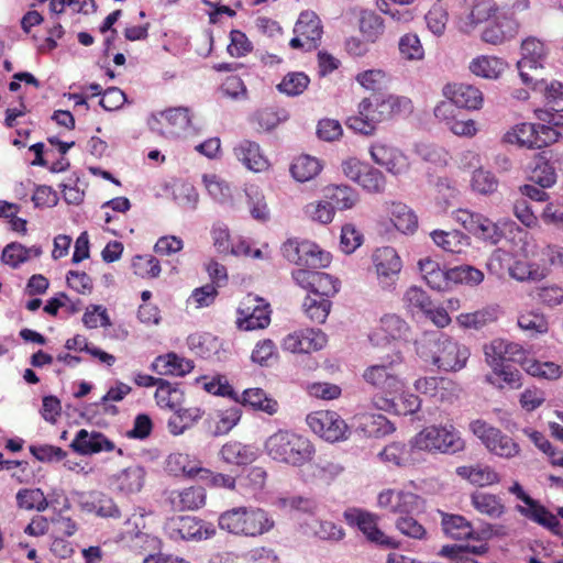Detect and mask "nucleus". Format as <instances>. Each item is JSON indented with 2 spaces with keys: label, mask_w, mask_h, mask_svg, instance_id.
Here are the masks:
<instances>
[{
  "label": "nucleus",
  "mask_w": 563,
  "mask_h": 563,
  "mask_svg": "<svg viewBox=\"0 0 563 563\" xmlns=\"http://www.w3.org/2000/svg\"><path fill=\"white\" fill-rule=\"evenodd\" d=\"M306 421L313 433L328 442L346 439L349 427L335 411H314L307 416Z\"/></svg>",
  "instance_id": "obj_16"
},
{
  "label": "nucleus",
  "mask_w": 563,
  "mask_h": 563,
  "mask_svg": "<svg viewBox=\"0 0 563 563\" xmlns=\"http://www.w3.org/2000/svg\"><path fill=\"white\" fill-rule=\"evenodd\" d=\"M411 110L412 103L407 97L374 95L358 103L357 113L347 118L346 124L357 133L373 135L379 123L410 113Z\"/></svg>",
  "instance_id": "obj_1"
},
{
  "label": "nucleus",
  "mask_w": 563,
  "mask_h": 563,
  "mask_svg": "<svg viewBox=\"0 0 563 563\" xmlns=\"http://www.w3.org/2000/svg\"><path fill=\"white\" fill-rule=\"evenodd\" d=\"M416 345L422 361L445 372L461 371L471 355L467 346L439 332L424 333Z\"/></svg>",
  "instance_id": "obj_2"
},
{
  "label": "nucleus",
  "mask_w": 563,
  "mask_h": 563,
  "mask_svg": "<svg viewBox=\"0 0 563 563\" xmlns=\"http://www.w3.org/2000/svg\"><path fill=\"white\" fill-rule=\"evenodd\" d=\"M282 252L289 262L311 269L324 268L331 263V254L308 240L289 239L283 244Z\"/></svg>",
  "instance_id": "obj_10"
},
{
  "label": "nucleus",
  "mask_w": 563,
  "mask_h": 563,
  "mask_svg": "<svg viewBox=\"0 0 563 563\" xmlns=\"http://www.w3.org/2000/svg\"><path fill=\"white\" fill-rule=\"evenodd\" d=\"M166 471L175 476L185 475L195 477L199 474H208V470L200 465V462L186 453H170L165 461Z\"/></svg>",
  "instance_id": "obj_30"
},
{
  "label": "nucleus",
  "mask_w": 563,
  "mask_h": 563,
  "mask_svg": "<svg viewBox=\"0 0 563 563\" xmlns=\"http://www.w3.org/2000/svg\"><path fill=\"white\" fill-rule=\"evenodd\" d=\"M443 96L454 102L455 107L477 110L483 106L482 91L467 84H448L442 89Z\"/></svg>",
  "instance_id": "obj_28"
},
{
  "label": "nucleus",
  "mask_w": 563,
  "mask_h": 563,
  "mask_svg": "<svg viewBox=\"0 0 563 563\" xmlns=\"http://www.w3.org/2000/svg\"><path fill=\"white\" fill-rule=\"evenodd\" d=\"M236 325L243 331L265 329L271 323L269 306L260 297L249 295L238 310Z\"/></svg>",
  "instance_id": "obj_17"
},
{
  "label": "nucleus",
  "mask_w": 563,
  "mask_h": 563,
  "mask_svg": "<svg viewBox=\"0 0 563 563\" xmlns=\"http://www.w3.org/2000/svg\"><path fill=\"white\" fill-rule=\"evenodd\" d=\"M416 451L417 449H413L410 443L407 445L401 442H391L378 453V457L388 465L408 466L416 462Z\"/></svg>",
  "instance_id": "obj_36"
},
{
  "label": "nucleus",
  "mask_w": 563,
  "mask_h": 563,
  "mask_svg": "<svg viewBox=\"0 0 563 563\" xmlns=\"http://www.w3.org/2000/svg\"><path fill=\"white\" fill-rule=\"evenodd\" d=\"M152 371L158 375L185 376L194 368L191 361L178 356L175 353L157 356L152 365Z\"/></svg>",
  "instance_id": "obj_33"
},
{
  "label": "nucleus",
  "mask_w": 563,
  "mask_h": 563,
  "mask_svg": "<svg viewBox=\"0 0 563 563\" xmlns=\"http://www.w3.org/2000/svg\"><path fill=\"white\" fill-rule=\"evenodd\" d=\"M77 504L81 511L99 518L118 519L121 517V510L114 499L99 490L79 493Z\"/></svg>",
  "instance_id": "obj_24"
},
{
  "label": "nucleus",
  "mask_w": 563,
  "mask_h": 563,
  "mask_svg": "<svg viewBox=\"0 0 563 563\" xmlns=\"http://www.w3.org/2000/svg\"><path fill=\"white\" fill-rule=\"evenodd\" d=\"M265 454L274 462L302 468L313 460L316 448L305 435L288 429H278L264 442Z\"/></svg>",
  "instance_id": "obj_3"
},
{
  "label": "nucleus",
  "mask_w": 563,
  "mask_h": 563,
  "mask_svg": "<svg viewBox=\"0 0 563 563\" xmlns=\"http://www.w3.org/2000/svg\"><path fill=\"white\" fill-rule=\"evenodd\" d=\"M241 419V410L234 406L214 412L209 422L213 424L212 432L214 435H221L232 430Z\"/></svg>",
  "instance_id": "obj_56"
},
{
  "label": "nucleus",
  "mask_w": 563,
  "mask_h": 563,
  "mask_svg": "<svg viewBox=\"0 0 563 563\" xmlns=\"http://www.w3.org/2000/svg\"><path fill=\"white\" fill-rule=\"evenodd\" d=\"M521 58L517 63L519 76L525 85H532L537 82V73L543 68L547 57L548 47L545 44L537 37L530 36L521 43Z\"/></svg>",
  "instance_id": "obj_14"
},
{
  "label": "nucleus",
  "mask_w": 563,
  "mask_h": 563,
  "mask_svg": "<svg viewBox=\"0 0 563 563\" xmlns=\"http://www.w3.org/2000/svg\"><path fill=\"white\" fill-rule=\"evenodd\" d=\"M434 244L445 252L461 254L471 244L470 238L461 231L434 230L430 233Z\"/></svg>",
  "instance_id": "obj_41"
},
{
  "label": "nucleus",
  "mask_w": 563,
  "mask_h": 563,
  "mask_svg": "<svg viewBox=\"0 0 563 563\" xmlns=\"http://www.w3.org/2000/svg\"><path fill=\"white\" fill-rule=\"evenodd\" d=\"M42 254L40 246L25 247L24 245L13 242L8 244L2 251V262L12 268L19 267L32 257H38Z\"/></svg>",
  "instance_id": "obj_51"
},
{
  "label": "nucleus",
  "mask_w": 563,
  "mask_h": 563,
  "mask_svg": "<svg viewBox=\"0 0 563 563\" xmlns=\"http://www.w3.org/2000/svg\"><path fill=\"white\" fill-rule=\"evenodd\" d=\"M419 269L426 283L435 290H445L450 287L452 279L450 269L440 267L439 263L427 257L418 262Z\"/></svg>",
  "instance_id": "obj_39"
},
{
  "label": "nucleus",
  "mask_w": 563,
  "mask_h": 563,
  "mask_svg": "<svg viewBox=\"0 0 563 563\" xmlns=\"http://www.w3.org/2000/svg\"><path fill=\"white\" fill-rule=\"evenodd\" d=\"M302 307L310 320L322 323L329 316L331 303L327 298L307 296Z\"/></svg>",
  "instance_id": "obj_63"
},
{
  "label": "nucleus",
  "mask_w": 563,
  "mask_h": 563,
  "mask_svg": "<svg viewBox=\"0 0 563 563\" xmlns=\"http://www.w3.org/2000/svg\"><path fill=\"white\" fill-rule=\"evenodd\" d=\"M369 153L377 165L394 176L405 175L410 168L408 156L390 144L375 143L371 146Z\"/></svg>",
  "instance_id": "obj_23"
},
{
  "label": "nucleus",
  "mask_w": 563,
  "mask_h": 563,
  "mask_svg": "<svg viewBox=\"0 0 563 563\" xmlns=\"http://www.w3.org/2000/svg\"><path fill=\"white\" fill-rule=\"evenodd\" d=\"M468 12L459 16L456 29L464 35H472L483 23H488L499 11L495 0H465Z\"/></svg>",
  "instance_id": "obj_18"
},
{
  "label": "nucleus",
  "mask_w": 563,
  "mask_h": 563,
  "mask_svg": "<svg viewBox=\"0 0 563 563\" xmlns=\"http://www.w3.org/2000/svg\"><path fill=\"white\" fill-rule=\"evenodd\" d=\"M521 367L527 374L547 380H556L563 373L561 365L551 361L541 362L530 358L527 356V353H525Z\"/></svg>",
  "instance_id": "obj_49"
},
{
  "label": "nucleus",
  "mask_w": 563,
  "mask_h": 563,
  "mask_svg": "<svg viewBox=\"0 0 563 563\" xmlns=\"http://www.w3.org/2000/svg\"><path fill=\"white\" fill-rule=\"evenodd\" d=\"M218 526L236 537L256 538L269 532L275 521L260 507L240 506L223 511L218 518Z\"/></svg>",
  "instance_id": "obj_4"
},
{
  "label": "nucleus",
  "mask_w": 563,
  "mask_h": 563,
  "mask_svg": "<svg viewBox=\"0 0 563 563\" xmlns=\"http://www.w3.org/2000/svg\"><path fill=\"white\" fill-rule=\"evenodd\" d=\"M456 474L478 487L492 486L500 482V476L495 468L484 464L460 466L456 468Z\"/></svg>",
  "instance_id": "obj_38"
},
{
  "label": "nucleus",
  "mask_w": 563,
  "mask_h": 563,
  "mask_svg": "<svg viewBox=\"0 0 563 563\" xmlns=\"http://www.w3.org/2000/svg\"><path fill=\"white\" fill-rule=\"evenodd\" d=\"M132 268L136 276L144 279L157 278L162 271L159 261L150 254L134 256Z\"/></svg>",
  "instance_id": "obj_61"
},
{
  "label": "nucleus",
  "mask_w": 563,
  "mask_h": 563,
  "mask_svg": "<svg viewBox=\"0 0 563 563\" xmlns=\"http://www.w3.org/2000/svg\"><path fill=\"white\" fill-rule=\"evenodd\" d=\"M441 526L443 532L454 540L473 539L474 530L472 523L460 515L441 514Z\"/></svg>",
  "instance_id": "obj_48"
},
{
  "label": "nucleus",
  "mask_w": 563,
  "mask_h": 563,
  "mask_svg": "<svg viewBox=\"0 0 563 563\" xmlns=\"http://www.w3.org/2000/svg\"><path fill=\"white\" fill-rule=\"evenodd\" d=\"M472 191L482 196L495 194L499 186V180L490 170L477 167L470 180Z\"/></svg>",
  "instance_id": "obj_54"
},
{
  "label": "nucleus",
  "mask_w": 563,
  "mask_h": 563,
  "mask_svg": "<svg viewBox=\"0 0 563 563\" xmlns=\"http://www.w3.org/2000/svg\"><path fill=\"white\" fill-rule=\"evenodd\" d=\"M70 448L81 455H92L100 452H111L114 443L99 431L80 429L70 443Z\"/></svg>",
  "instance_id": "obj_27"
},
{
  "label": "nucleus",
  "mask_w": 563,
  "mask_h": 563,
  "mask_svg": "<svg viewBox=\"0 0 563 563\" xmlns=\"http://www.w3.org/2000/svg\"><path fill=\"white\" fill-rule=\"evenodd\" d=\"M398 49L402 59L420 62L424 58V48L416 33H406L398 41Z\"/></svg>",
  "instance_id": "obj_58"
},
{
  "label": "nucleus",
  "mask_w": 563,
  "mask_h": 563,
  "mask_svg": "<svg viewBox=\"0 0 563 563\" xmlns=\"http://www.w3.org/2000/svg\"><path fill=\"white\" fill-rule=\"evenodd\" d=\"M147 124L152 132L166 139H186L199 133L192 123V112L187 107H175L154 113L148 118Z\"/></svg>",
  "instance_id": "obj_7"
},
{
  "label": "nucleus",
  "mask_w": 563,
  "mask_h": 563,
  "mask_svg": "<svg viewBox=\"0 0 563 563\" xmlns=\"http://www.w3.org/2000/svg\"><path fill=\"white\" fill-rule=\"evenodd\" d=\"M294 32L303 36L308 43V49H313L322 36L321 20L313 11H303L296 22Z\"/></svg>",
  "instance_id": "obj_32"
},
{
  "label": "nucleus",
  "mask_w": 563,
  "mask_h": 563,
  "mask_svg": "<svg viewBox=\"0 0 563 563\" xmlns=\"http://www.w3.org/2000/svg\"><path fill=\"white\" fill-rule=\"evenodd\" d=\"M327 342L321 330L307 328L287 334L282 341V349L289 353H312L323 349Z\"/></svg>",
  "instance_id": "obj_21"
},
{
  "label": "nucleus",
  "mask_w": 563,
  "mask_h": 563,
  "mask_svg": "<svg viewBox=\"0 0 563 563\" xmlns=\"http://www.w3.org/2000/svg\"><path fill=\"white\" fill-rule=\"evenodd\" d=\"M530 179L541 188H551L555 185L556 172L545 153H539L534 156Z\"/></svg>",
  "instance_id": "obj_46"
},
{
  "label": "nucleus",
  "mask_w": 563,
  "mask_h": 563,
  "mask_svg": "<svg viewBox=\"0 0 563 563\" xmlns=\"http://www.w3.org/2000/svg\"><path fill=\"white\" fill-rule=\"evenodd\" d=\"M173 415L167 421L168 431L173 435H180L187 429L195 426L202 418V410L198 407L181 408L180 406L173 409Z\"/></svg>",
  "instance_id": "obj_44"
},
{
  "label": "nucleus",
  "mask_w": 563,
  "mask_h": 563,
  "mask_svg": "<svg viewBox=\"0 0 563 563\" xmlns=\"http://www.w3.org/2000/svg\"><path fill=\"white\" fill-rule=\"evenodd\" d=\"M521 29L517 16L510 12H504L500 8L498 13L484 26L481 32V40L489 45L499 46L515 40Z\"/></svg>",
  "instance_id": "obj_15"
},
{
  "label": "nucleus",
  "mask_w": 563,
  "mask_h": 563,
  "mask_svg": "<svg viewBox=\"0 0 563 563\" xmlns=\"http://www.w3.org/2000/svg\"><path fill=\"white\" fill-rule=\"evenodd\" d=\"M560 137L561 133L550 125L523 122L512 126L504 135V141L532 150L554 144Z\"/></svg>",
  "instance_id": "obj_8"
},
{
  "label": "nucleus",
  "mask_w": 563,
  "mask_h": 563,
  "mask_svg": "<svg viewBox=\"0 0 563 563\" xmlns=\"http://www.w3.org/2000/svg\"><path fill=\"white\" fill-rule=\"evenodd\" d=\"M471 505L477 512L492 519H498L506 512L501 498L490 493L474 492L471 495Z\"/></svg>",
  "instance_id": "obj_42"
},
{
  "label": "nucleus",
  "mask_w": 563,
  "mask_h": 563,
  "mask_svg": "<svg viewBox=\"0 0 563 563\" xmlns=\"http://www.w3.org/2000/svg\"><path fill=\"white\" fill-rule=\"evenodd\" d=\"M483 351L485 361L492 369L506 365V362L521 365L526 353L520 344L504 339L490 341L484 345Z\"/></svg>",
  "instance_id": "obj_22"
},
{
  "label": "nucleus",
  "mask_w": 563,
  "mask_h": 563,
  "mask_svg": "<svg viewBox=\"0 0 563 563\" xmlns=\"http://www.w3.org/2000/svg\"><path fill=\"white\" fill-rule=\"evenodd\" d=\"M426 23L429 31L435 36H441L445 32L449 14L446 8L441 3H434L427 12Z\"/></svg>",
  "instance_id": "obj_64"
},
{
  "label": "nucleus",
  "mask_w": 563,
  "mask_h": 563,
  "mask_svg": "<svg viewBox=\"0 0 563 563\" xmlns=\"http://www.w3.org/2000/svg\"><path fill=\"white\" fill-rule=\"evenodd\" d=\"M499 309L496 306H487L474 312L461 313L456 321L464 329L478 330L497 320Z\"/></svg>",
  "instance_id": "obj_50"
},
{
  "label": "nucleus",
  "mask_w": 563,
  "mask_h": 563,
  "mask_svg": "<svg viewBox=\"0 0 563 563\" xmlns=\"http://www.w3.org/2000/svg\"><path fill=\"white\" fill-rule=\"evenodd\" d=\"M324 198L339 210L352 209L358 202V194L347 185H331L324 188Z\"/></svg>",
  "instance_id": "obj_47"
},
{
  "label": "nucleus",
  "mask_w": 563,
  "mask_h": 563,
  "mask_svg": "<svg viewBox=\"0 0 563 563\" xmlns=\"http://www.w3.org/2000/svg\"><path fill=\"white\" fill-rule=\"evenodd\" d=\"M233 153L236 159L251 172L263 173L271 166L267 156L256 142L242 140L234 146Z\"/></svg>",
  "instance_id": "obj_29"
},
{
  "label": "nucleus",
  "mask_w": 563,
  "mask_h": 563,
  "mask_svg": "<svg viewBox=\"0 0 563 563\" xmlns=\"http://www.w3.org/2000/svg\"><path fill=\"white\" fill-rule=\"evenodd\" d=\"M165 534L173 541H201L212 538L216 529L191 516H175L166 520Z\"/></svg>",
  "instance_id": "obj_11"
},
{
  "label": "nucleus",
  "mask_w": 563,
  "mask_h": 563,
  "mask_svg": "<svg viewBox=\"0 0 563 563\" xmlns=\"http://www.w3.org/2000/svg\"><path fill=\"white\" fill-rule=\"evenodd\" d=\"M507 63L497 56L479 55L473 58L468 69L475 76L486 79H497L506 70Z\"/></svg>",
  "instance_id": "obj_40"
},
{
  "label": "nucleus",
  "mask_w": 563,
  "mask_h": 563,
  "mask_svg": "<svg viewBox=\"0 0 563 563\" xmlns=\"http://www.w3.org/2000/svg\"><path fill=\"white\" fill-rule=\"evenodd\" d=\"M300 470L305 482L321 481L329 483L342 472V467L339 464L322 459L318 461L312 460Z\"/></svg>",
  "instance_id": "obj_37"
},
{
  "label": "nucleus",
  "mask_w": 563,
  "mask_h": 563,
  "mask_svg": "<svg viewBox=\"0 0 563 563\" xmlns=\"http://www.w3.org/2000/svg\"><path fill=\"white\" fill-rule=\"evenodd\" d=\"M343 518L349 526L356 527L368 541L389 548L398 545L395 539L388 537L378 528V516L376 514L362 508L350 507L344 510Z\"/></svg>",
  "instance_id": "obj_13"
},
{
  "label": "nucleus",
  "mask_w": 563,
  "mask_h": 563,
  "mask_svg": "<svg viewBox=\"0 0 563 563\" xmlns=\"http://www.w3.org/2000/svg\"><path fill=\"white\" fill-rule=\"evenodd\" d=\"M233 399L244 406H250L253 409L261 410L269 416L275 415L279 407L278 402L268 397L261 388L245 389L240 397L234 393Z\"/></svg>",
  "instance_id": "obj_43"
},
{
  "label": "nucleus",
  "mask_w": 563,
  "mask_h": 563,
  "mask_svg": "<svg viewBox=\"0 0 563 563\" xmlns=\"http://www.w3.org/2000/svg\"><path fill=\"white\" fill-rule=\"evenodd\" d=\"M202 183L214 201L219 203H227L232 200L230 186L218 175L206 174L202 176Z\"/></svg>",
  "instance_id": "obj_60"
},
{
  "label": "nucleus",
  "mask_w": 563,
  "mask_h": 563,
  "mask_svg": "<svg viewBox=\"0 0 563 563\" xmlns=\"http://www.w3.org/2000/svg\"><path fill=\"white\" fill-rule=\"evenodd\" d=\"M220 455L228 464L246 465L257 459V450L252 445L231 441L221 448Z\"/></svg>",
  "instance_id": "obj_45"
},
{
  "label": "nucleus",
  "mask_w": 563,
  "mask_h": 563,
  "mask_svg": "<svg viewBox=\"0 0 563 563\" xmlns=\"http://www.w3.org/2000/svg\"><path fill=\"white\" fill-rule=\"evenodd\" d=\"M113 541L134 552L147 554L145 561L161 550V540L151 533L146 527L145 511L135 509L115 531Z\"/></svg>",
  "instance_id": "obj_5"
},
{
  "label": "nucleus",
  "mask_w": 563,
  "mask_h": 563,
  "mask_svg": "<svg viewBox=\"0 0 563 563\" xmlns=\"http://www.w3.org/2000/svg\"><path fill=\"white\" fill-rule=\"evenodd\" d=\"M372 263L383 287L391 286L402 268L401 258L391 246L376 249L372 254Z\"/></svg>",
  "instance_id": "obj_20"
},
{
  "label": "nucleus",
  "mask_w": 563,
  "mask_h": 563,
  "mask_svg": "<svg viewBox=\"0 0 563 563\" xmlns=\"http://www.w3.org/2000/svg\"><path fill=\"white\" fill-rule=\"evenodd\" d=\"M400 363H402V356L396 354L390 361L368 366L363 373V378L386 395L398 394L405 388L404 379L395 372V366Z\"/></svg>",
  "instance_id": "obj_12"
},
{
  "label": "nucleus",
  "mask_w": 563,
  "mask_h": 563,
  "mask_svg": "<svg viewBox=\"0 0 563 563\" xmlns=\"http://www.w3.org/2000/svg\"><path fill=\"white\" fill-rule=\"evenodd\" d=\"M360 31L368 42H375L384 32V21L375 12L364 11L360 18Z\"/></svg>",
  "instance_id": "obj_62"
},
{
  "label": "nucleus",
  "mask_w": 563,
  "mask_h": 563,
  "mask_svg": "<svg viewBox=\"0 0 563 563\" xmlns=\"http://www.w3.org/2000/svg\"><path fill=\"white\" fill-rule=\"evenodd\" d=\"M541 253L540 263L532 261H517L508 268L510 277L518 282L526 280H541L549 274V266H551Z\"/></svg>",
  "instance_id": "obj_31"
},
{
  "label": "nucleus",
  "mask_w": 563,
  "mask_h": 563,
  "mask_svg": "<svg viewBox=\"0 0 563 563\" xmlns=\"http://www.w3.org/2000/svg\"><path fill=\"white\" fill-rule=\"evenodd\" d=\"M244 191L247 197L251 216L257 221H267L269 219V210L261 188L257 185L249 184L245 186Z\"/></svg>",
  "instance_id": "obj_55"
},
{
  "label": "nucleus",
  "mask_w": 563,
  "mask_h": 563,
  "mask_svg": "<svg viewBox=\"0 0 563 563\" xmlns=\"http://www.w3.org/2000/svg\"><path fill=\"white\" fill-rule=\"evenodd\" d=\"M417 451L429 453H456L465 448L464 440L453 424L428 426L410 439Z\"/></svg>",
  "instance_id": "obj_6"
},
{
  "label": "nucleus",
  "mask_w": 563,
  "mask_h": 563,
  "mask_svg": "<svg viewBox=\"0 0 563 563\" xmlns=\"http://www.w3.org/2000/svg\"><path fill=\"white\" fill-rule=\"evenodd\" d=\"M515 509L527 519L556 532L560 527V521L552 512H550L538 500L532 499L526 506L517 505Z\"/></svg>",
  "instance_id": "obj_35"
},
{
  "label": "nucleus",
  "mask_w": 563,
  "mask_h": 563,
  "mask_svg": "<svg viewBox=\"0 0 563 563\" xmlns=\"http://www.w3.org/2000/svg\"><path fill=\"white\" fill-rule=\"evenodd\" d=\"M172 503L180 510H196L206 504V492L199 486L184 488L172 494Z\"/></svg>",
  "instance_id": "obj_52"
},
{
  "label": "nucleus",
  "mask_w": 563,
  "mask_h": 563,
  "mask_svg": "<svg viewBox=\"0 0 563 563\" xmlns=\"http://www.w3.org/2000/svg\"><path fill=\"white\" fill-rule=\"evenodd\" d=\"M410 334V327L397 314L383 316L377 325L368 335L375 346H386L393 342L406 341Z\"/></svg>",
  "instance_id": "obj_19"
},
{
  "label": "nucleus",
  "mask_w": 563,
  "mask_h": 563,
  "mask_svg": "<svg viewBox=\"0 0 563 563\" xmlns=\"http://www.w3.org/2000/svg\"><path fill=\"white\" fill-rule=\"evenodd\" d=\"M16 505L21 509L44 511L48 501L40 488H24L16 493Z\"/></svg>",
  "instance_id": "obj_59"
},
{
  "label": "nucleus",
  "mask_w": 563,
  "mask_h": 563,
  "mask_svg": "<svg viewBox=\"0 0 563 563\" xmlns=\"http://www.w3.org/2000/svg\"><path fill=\"white\" fill-rule=\"evenodd\" d=\"M420 505L421 498L411 492L387 488L377 496V507L394 514H410Z\"/></svg>",
  "instance_id": "obj_25"
},
{
  "label": "nucleus",
  "mask_w": 563,
  "mask_h": 563,
  "mask_svg": "<svg viewBox=\"0 0 563 563\" xmlns=\"http://www.w3.org/2000/svg\"><path fill=\"white\" fill-rule=\"evenodd\" d=\"M155 400L161 408L173 410L181 406L184 394L178 387L162 379L155 391Z\"/></svg>",
  "instance_id": "obj_57"
},
{
  "label": "nucleus",
  "mask_w": 563,
  "mask_h": 563,
  "mask_svg": "<svg viewBox=\"0 0 563 563\" xmlns=\"http://www.w3.org/2000/svg\"><path fill=\"white\" fill-rule=\"evenodd\" d=\"M471 431L481 440L487 451L498 457L510 460L521 453V448L511 437L483 420L470 424Z\"/></svg>",
  "instance_id": "obj_9"
},
{
  "label": "nucleus",
  "mask_w": 563,
  "mask_h": 563,
  "mask_svg": "<svg viewBox=\"0 0 563 563\" xmlns=\"http://www.w3.org/2000/svg\"><path fill=\"white\" fill-rule=\"evenodd\" d=\"M145 478L146 470L139 464H133L113 474L109 484L114 492L129 496L142 490Z\"/></svg>",
  "instance_id": "obj_26"
},
{
  "label": "nucleus",
  "mask_w": 563,
  "mask_h": 563,
  "mask_svg": "<svg viewBox=\"0 0 563 563\" xmlns=\"http://www.w3.org/2000/svg\"><path fill=\"white\" fill-rule=\"evenodd\" d=\"M388 217L393 227L402 234H412L418 228V218L413 210L402 202H391Z\"/></svg>",
  "instance_id": "obj_34"
},
{
  "label": "nucleus",
  "mask_w": 563,
  "mask_h": 563,
  "mask_svg": "<svg viewBox=\"0 0 563 563\" xmlns=\"http://www.w3.org/2000/svg\"><path fill=\"white\" fill-rule=\"evenodd\" d=\"M322 169L320 161L310 155L297 157L290 166L292 177L300 183L314 178Z\"/></svg>",
  "instance_id": "obj_53"
}]
</instances>
